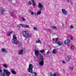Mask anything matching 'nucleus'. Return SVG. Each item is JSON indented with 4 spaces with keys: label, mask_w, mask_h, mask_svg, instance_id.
<instances>
[{
    "label": "nucleus",
    "mask_w": 76,
    "mask_h": 76,
    "mask_svg": "<svg viewBox=\"0 0 76 76\" xmlns=\"http://www.w3.org/2000/svg\"><path fill=\"white\" fill-rule=\"evenodd\" d=\"M17 39V38H16V35L14 34L13 36V41H15V40H16Z\"/></svg>",
    "instance_id": "f8f14e48"
},
{
    "label": "nucleus",
    "mask_w": 76,
    "mask_h": 76,
    "mask_svg": "<svg viewBox=\"0 0 76 76\" xmlns=\"http://www.w3.org/2000/svg\"><path fill=\"white\" fill-rule=\"evenodd\" d=\"M18 47H21V45H22V43L20 42H19L18 44Z\"/></svg>",
    "instance_id": "4be33fe9"
},
{
    "label": "nucleus",
    "mask_w": 76,
    "mask_h": 76,
    "mask_svg": "<svg viewBox=\"0 0 76 76\" xmlns=\"http://www.w3.org/2000/svg\"><path fill=\"white\" fill-rule=\"evenodd\" d=\"M63 63H64V64H65V63H66V62H65L64 61H63Z\"/></svg>",
    "instance_id": "79ce46f5"
},
{
    "label": "nucleus",
    "mask_w": 76,
    "mask_h": 76,
    "mask_svg": "<svg viewBox=\"0 0 76 76\" xmlns=\"http://www.w3.org/2000/svg\"><path fill=\"white\" fill-rule=\"evenodd\" d=\"M62 26H63V24H62Z\"/></svg>",
    "instance_id": "8fccbe9b"
},
{
    "label": "nucleus",
    "mask_w": 76,
    "mask_h": 76,
    "mask_svg": "<svg viewBox=\"0 0 76 76\" xmlns=\"http://www.w3.org/2000/svg\"><path fill=\"white\" fill-rule=\"evenodd\" d=\"M67 1H68V3H69V0H67Z\"/></svg>",
    "instance_id": "37998d69"
},
{
    "label": "nucleus",
    "mask_w": 76,
    "mask_h": 76,
    "mask_svg": "<svg viewBox=\"0 0 76 76\" xmlns=\"http://www.w3.org/2000/svg\"><path fill=\"white\" fill-rule=\"evenodd\" d=\"M8 36H10V34L9 33V34H8Z\"/></svg>",
    "instance_id": "a19ab883"
},
{
    "label": "nucleus",
    "mask_w": 76,
    "mask_h": 76,
    "mask_svg": "<svg viewBox=\"0 0 76 76\" xmlns=\"http://www.w3.org/2000/svg\"><path fill=\"white\" fill-rule=\"evenodd\" d=\"M23 27H24L25 28H29V26L26 25H24Z\"/></svg>",
    "instance_id": "bb28decb"
},
{
    "label": "nucleus",
    "mask_w": 76,
    "mask_h": 76,
    "mask_svg": "<svg viewBox=\"0 0 76 76\" xmlns=\"http://www.w3.org/2000/svg\"><path fill=\"white\" fill-rule=\"evenodd\" d=\"M35 7H34V8H35Z\"/></svg>",
    "instance_id": "09e8293b"
},
{
    "label": "nucleus",
    "mask_w": 76,
    "mask_h": 76,
    "mask_svg": "<svg viewBox=\"0 0 76 76\" xmlns=\"http://www.w3.org/2000/svg\"><path fill=\"white\" fill-rule=\"evenodd\" d=\"M70 28H71V29H73V26L71 25L70 26Z\"/></svg>",
    "instance_id": "72a5a7b5"
},
{
    "label": "nucleus",
    "mask_w": 76,
    "mask_h": 76,
    "mask_svg": "<svg viewBox=\"0 0 76 76\" xmlns=\"http://www.w3.org/2000/svg\"><path fill=\"white\" fill-rule=\"evenodd\" d=\"M53 40V44H54V43L55 42H56V38H53L52 39Z\"/></svg>",
    "instance_id": "cd10ccee"
},
{
    "label": "nucleus",
    "mask_w": 76,
    "mask_h": 76,
    "mask_svg": "<svg viewBox=\"0 0 76 76\" xmlns=\"http://www.w3.org/2000/svg\"><path fill=\"white\" fill-rule=\"evenodd\" d=\"M71 39H73V38L72 37H71Z\"/></svg>",
    "instance_id": "a18cd8bd"
},
{
    "label": "nucleus",
    "mask_w": 76,
    "mask_h": 76,
    "mask_svg": "<svg viewBox=\"0 0 76 76\" xmlns=\"http://www.w3.org/2000/svg\"><path fill=\"white\" fill-rule=\"evenodd\" d=\"M71 59L72 58H71V56L69 55L66 57V61H67V62H69Z\"/></svg>",
    "instance_id": "39448f33"
},
{
    "label": "nucleus",
    "mask_w": 76,
    "mask_h": 76,
    "mask_svg": "<svg viewBox=\"0 0 76 76\" xmlns=\"http://www.w3.org/2000/svg\"><path fill=\"white\" fill-rule=\"evenodd\" d=\"M70 70H73L72 67H70Z\"/></svg>",
    "instance_id": "473e14b6"
},
{
    "label": "nucleus",
    "mask_w": 76,
    "mask_h": 76,
    "mask_svg": "<svg viewBox=\"0 0 76 76\" xmlns=\"http://www.w3.org/2000/svg\"><path fill=\"white\" fill-rule=\"evenodd\" d=\"M41 61H44V58L43 57L42 58V60Z\"/></svg>",
    "instance_id": "e433bc0d"
},
{
    "label": "nucleus",
    "mask_w": 76,
    "mask_h": 76,
    "mask_svg": "<svg viewBox=\"0 0 76 76\" xmlns=\"http://www.w3.org/2000/svg\"><path fill=\"white\" fill-rule=\"evenodd\" d=\"M32 37V35H30L28 36V38H31Z\"/></svg>",
    "instance_id": "4c0bfd02"
},
{
    "label": "nucleus",
    "mask_w": 76,
    "mask_h": 76,
    "mask_svg": "<svg viewBox=\"0 0 76 76\" xmlns=\"http://www.w3.org/2000/svg\"><path fill=\"white\" fill-rule=\"evenodd\" d=\"M31 15H34V12H31Z\"/></svg>",
    "instance_id": "ea45409f"
},
{
    "label": "nucleus",
    "mask_w": 76,
    "mask_h": 76,
    "mask_svg": "<svg viewBox=\"0 0 76 76\" xmlns=\"http://www.w3.org/2000/svg\"><path fill=\"white\" fill-rule=\"evenodd\" d=\"M70 42V39H68L66 40L65 41L64 43L65 44L67 45V46H69V42Z\"/></svg>",
    "instance_id": "423d86ee"
},
{
    "label": "nucleus",
    "mask_w": 76,
    "mask_h": 76,
    "mask_svg": "<svg viewBox=\"0 0 76 76\" xmlns=\"http://www.w3.org/2000/svg\"><path fill=\"white\" fill-rule=\"evenodd\" d=\"M57 44H58L59 46H60V45H62V42L61 41H58L57 42Z\"/></svg>",
    "instance_id": "4468645a"
},
{
    "label": "nucleus",
    "mask_w": 76,
    "mask_h": 76,
    "mask_svg": "<svg viewBox=\"0 0 76 76\" xmlns=\"http://www.w3.org/2000/svg\"><path fill=\"white\" fill-rule=\"evenodd\" d=\"M39 65H41L42 66L44 65V61H41L40 63H39Z\"/></svg>",
    "instance_id": "6ab92c4d"
},
{
    "label": "nucleus",
    "mask_w": 76,
    "mask_h": 76,
    "mask_svg": "<svg viewBox=\"0 0 76 76\" xmlns=\"http://www.w3.org/2000/svg\"><path fill=\"white\" fill-rule=\"evenodd\" d=\"M48 30L49 31H50V29H48Z\"/></svg>",
    "instance_id": "49530a36"
},
{
    "label": "nucleus",
    "mask_w": 76,
    "mask_h": 76,
    "mask_svg": "<svg viewBox=\"0 0 76 76\" xmlns=\"http://www.w3.org/2000/svg\"><path fill=\"white\" fill-rule=\"evenodd\" d=\"M24 50H25V48H22L21 50H20V51L18 52V54H19V55H21V54H22Z\"/></svg>",
    "instance_id": "6e6552de"
},
{
    "label": "nucleus",
    "mask_w": 76,
    "mask_h": 76,
    "mask_svg": "<svg viewBox=\"0 0 76 76\" xmlns=\"http://www.w3.org/2000/svg\"><path fill=\"white\" fill-rule=\"evenodd\" d=\"M52 29H57V27H56L53 26H52Z\"/></svg>",
    "instance_id": "b1692460"
},
{
    "label": "nucleus",
    "mask_w": 76,
    "mask_h": 76,
    "mask_svg": "<svg viewBox=\"0 0 76 76\" xmlns=\"http://www.w3.org/2000/svg\"><path fill=\"white\" fill-rule=\"evenodd\" d=\"M33 73H34V75H33L32 76H37V73L34 72Z\"/></svg>",
    "instance_id": "7c9ffc66"
},
{
    "label": "nucleus",
    "mask_w": 76,
    "mask_h": 76,
    "mask_svg": "<svg viewBox=\"0 0 76 76\" xmlns=\"http://www.w3.org/2000/svg\"><path fill=\"white\" fill-rule=\"evenodd\" d=\"M35 55L38 56L39 54V51L37 50H34Z\"/></svg>",
    "instance_id": "ddd939ff"
},
{
    "label": "nucleus",
    "mask_w": 76,
    "mask_h": 76,
    "mask_svg": "<svg viewBox=\"0 0 76 76\" xmlns=\"http://www.w3.org/2000/svg\"><path fill=\"white\" fill-rule=\"evenodd\" d=\"M61 11L62 12L63 14H64V15H67V11L65 10L64 9H62L61 10Z\"/></svg>",
    "instance_id": "1a4fd4ad"
},
{
    "label": "nucleus",
    "mask_w": 76,
    "mask_h": 76,
    "mask_svg": "<svg viewBox=\"0 0 76 76\" xmlns=\"http://www.w3.org/2000/svg\"><path fill=\"white\" fill-rule=\"evenodd\" d=\"M31 1L32 2V4L33 6H36V4L35 3V1L34 0H31Z\"/></svg>",
    "instance_id": "a211bd4d"
},
{
    "label": "nucleus",
    "mask_w": 76,
    "mask_h": 76,
    "mask_svg": "<svg viewBox=\"0 0 76 76\" xmlns=\"http://www.w3.org/2000/svg\"><path fill=\"white\" fill-rule=\"evenodd\" d=\"M24 26V24H19L18 25V27L19 28H20V27H23Z\"/></svg>",
    "instance_id": "f3484780"
},
{
    "label": "nucleus",
    "mask_w": 76,
    "mask_h": 76,
    "mask_svg": "<svg viewBox=\"0 0 76 76\" xmlns=\"http://www.w3.org/2000/svg\"><path fill=\"white\" fill-rule=\"evenodd\" d=\"M2 66H4V67H5L6 69V68H7V65L6 64H4L2 65Z\"/></svg>",
    "instance_id": "a878e982"
},
{
    "label": "nucleus",
    "mask_w": 76,
    "mask_h": 76,
    "mask_svg": "<svg viewBox=\"0 0 76 76\" xmlns=\"http://www.w3.org/2000/svg\"><path fill=\"white\" fill-rule=\"evenodd\" d=\"M38 7L40 9V11L37 13V15H40V14L41 13V11L42 10V8H44V6L42 5V4H41V3H39Z\"/></svg>",
    "instance_id": "f03ea898"
},
{
    "label": "nucleus",
    "mask_w": 76,
    "mask_h": 76,
    "mask_svg": "<svg viewBox=\"0 0 76 76\" xmlns=\"http://www.w3.org/2000/svg\"><path fill=\"white\" fill-rule=\"evenodd\" d=\"M23 35L24 37H28V32L25 31L22 32Z\"/></svg>",
    "instance_id": "20e7f679"
},
{
    "label": "nucleus",
    "mask_w": 76,
    "mask_h": 76,
    "mask_svg": "<svg viewBox=\"0 0 76 76\" xmlns=\"http://www.w3.org/2000/svg\"><path fill=\"white\" fill-rule=\"evenodd\" d=\"M40 52L41 53H44V49H43V50H41L40 51Z\"/></svg>",
    "instance_id": "c85d7f7f"
},
{
    "label": "nucleus",
    "mask_w": 76,
    "mask_h": 76,
    "mask_svg": "<svg viewBox=\"0 0 76 76\" xmlns=\"http://www.w3.org/2000/svg\"><path fill=\"white\" fill-rule=\"evenodd\" d=\"M10 75H11V73L10 72L6 69H4L3 71V73H2L1 76H5L6 75V76H9Z\"/></svg>",
    "instance_id": "f257e3e1"
},
{
    "label": "nucleus",
    "mask_w": 76,
    "mask_h": 76,
    "mask_svg": "<svg viewBox=\"0 0 76 76\" xmlns=\"http://www.w3.org/2000/svg\"><path fill=\"white\" fill-rule=\"evenodd\" d=\"M74 49H75V47L74 46H72L71 48V50H74Z\"/></svg>",
    "instance_id": "2f4dec72"
},
{
    "label": "nucleus",
    "mask_w": 76,
    "mask_h": 76,
    "mask_svg": "<svg viewBox=\"0 0 76 76\" xmlns=\"http://www.w3.org/2000/svg\"><path fill=\"white\" fill-rule=\"evenodd\" d=\"M52 53L53 54H57V50L55 49H53L52 51Z\"/></svg>",
    "instance_id": "2eb2a0df"
},
{
    "label": "nucleus",
    "mask_w": 76,
    "mask_h": 76,
    "mask_svg": "<svg viewBox=\"0 0 76 76\" xmlns=\"http://www.w3.org/2000/svg\"><path fill=\"white\" fill-rule=\"evenodd\" d=\"M28 4L29 5H31V2L30 1H29Z\"/></svg>",
    "instance_id": "f704fd0d"
},
{
    "label": "nucleus",
    "mask_w": 76,
    "mask_h": 76,
    "mask_svg": "<svg viewBox=\"0 0 76 76\" xmlns=\"http://www.w3.org/2000/svg\"><path fill=\"white\" fill-rule=\"evenodd\" d=\"M34 30H36V31H37V30L38 29V28H37V27H34Z\"/></svg>",
    "instance_id": "c756f323"
},
{
    "label": "nucleus",
    "mask_w": 76,
    "mask_h": 76,
    "mask_svg": "<svg viewBox=\"0 0 76 76\" xmlns=\"http://www.w3.org/2000/svg\"><path fill=\"white\" fill-rule=\"evenodd\" d=\"M25 18H23V21H25Z\"/></svg>",
    "instance_id": "58836bf2"
},
{
    "label": "nucleus",
    "mask_w": 76,
    "mask_h": 76,
    "mask_svg": "<svg viewBox=\"0 0 76 76\" xmlns=\"http://www.w3.org/2000/svg\"><path fill=\"white\" fill-rule=\"evenodd\" d=\"M56 39V41H55V42H57V40H58V38H55Z\"/></svg>",
    "instance_id": "c9c22d12"
},
{
    "label": "nucleus",
    "mask_w": 76,
    "mask_h": 76,
    "mask_svg": "<svg viewBox=\"0 0 76 76\" xmlns=\"http://www.w3.org/2000/svg\"><path fill=\"white\" fill-rule=\"evenodd\" d=\"M3 72V70H1V69H0V73H1L0 74H1V76H2V73H2V72Z\"/></svg>",
    "instance_id": "393cba45"
},
{
    "label": "nucleus",
    "mask_w": 76,
    "mask_h": 76,
    "mask_svg": "<svg viewBox=\"0 0 76 76\" xmlns=\"http://www.w3.org/2000/svg\"><path fill=\"white\" fill-rule=\"evenodd\" d=\"M36 43H40V44H41V40H39V39H38V41H36Z\"/></svg>",
    "instance_id": "aec40b11"
},
{
    "label": "nucleus",
    "mask_w": 76,
    "mask_h": 76,
    "mask_svg": "<svg viewBox=\"0 0 76 76\" xmlns=\"http://www.w3.org/2000/svg\"><path fill=\"white\" fill-rule=\"evenodd\" d=\"M50 76H57V75H56V74L54 73L53 74H53H50Z\"/></svg>",
    "instance_id": "5701e85b"
},
{
    "label": "nucleus",
    "mask_w": 76,
    "mask_h": 76,
    "mask_svg": "<svg viewBox=\"0 0 76 76\" xmlns=\"http://www.w3.org/2000/svg\"><path fill=\"white\" fill-rule=\"evenodd\" d=\"M0 12H1V14H4V9L2 7H0Z\"/></svg>",
    "instance_id": "0eeeda50"
},
{
    "label": "nucleus",
    "mask_w": 76,
    "mask_h": 76,
    "mask_svg": "<svg viewBox=\"0 0 76 76\" xmlns=\"http://www.w3.org/2000/svg\"><path fill=\"white\" fill-rule=\"evenodd\" d=\"M33 65L31 64H29V67L27 69V72L30 73H32L33 72Z\"/></svg>",
    "instance_id": "7ed1b4c3"
},
{
    "label": "nucleus",
    "mask_w": 76,
    "mask_h": 76,
    "mask_svg": "<svg viewBox=\"0 0 76 76\" xmlns=\"http://www.w3.org/2000/svg\"><path fill=\"white\" fill-rule=\"evenodd\" d=\"M12 32H13L12 31L10 32V34H11L12 33Z\"/></svg>",
    "instance_id": "c03bdc74"
},
{
    "label": "nucleus",
    "mask_w": 76,
    "mask_h": 76,
    "mask_svg": "<svg viewBox=\"0 0 76 76\" xmlns=\"http://www.w3.org/2000/svg\"><path fill=\"white\" fill-rule=\"evenodd\" d=\"M13 41H12V43H13L14 44H15V45H17V44H18L19 42H18V41L16 40H14Z\"/></svg>",
    "instance_id": "9d476101"
},
{
    "label": "nucleus",
    "mask_w": 76,
    "mask_h": 76,
    "mask_svg": "<svg viewBox=\"0 0 76 76\" xmlns=\"http://www.w3.org/2000/svg\"><path fill=\"white\" fill-rule=\"evenodd\" d=\"M11 72L12 74H16V71L14 70H11Z\"/></svg>",
    "instance_id": "412c9836"
},
{
    "label": "nucleus",
    "mask_w": 76,
    "mask_h": 76,
    "mask_svg": "<svg viewBox=\"0 0 76 76\" xmlns=\"http://www.w3.org/2000/svg\"><path fill=\"white\" fill-rule=\"evenodd\" d=\"M1 51H2L3 53H7V51L6 50V49L4 48H2L1 50Z\"/></svg>",
    "instance_id": "9b49d317"
},
{
    "label": "nucleus",
    "mask_w": 76,
    "mask_h": 76,
    "mask_svg": "<svg viewBox=\"0 0 76 76\" xmlns=\"http://www.w3.org/2000/svg\"><path fill=\"white\" fill-rule=\"evenodd\" d=\"M51 53L50 52L49 50L47 51V53H46V56L47 57H48L50 56V54L51 55Z\"/></svg>",
    "instance_id": "dca6fc26"
},
{
    "label": "nucleus",
    "mask_w": 76,
    "mask_h": 76,
    "mask_svg": "<svg viewBox=\"0 0 76 76\" xmlns=\"http://www.w3.org/2000/svg\"><path fill=\"white\" fill-rule=\"evenodd\" d=\"M10 1H12V0H9Z\"/></svg>",
    "instance_id": "de8ad7c7"
}]
</instances>
